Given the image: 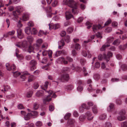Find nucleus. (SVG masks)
Listing matches in <instances>:
<instances>
[{"instance_id": "nucleus-1", "label": "nucleus", "mask_w": 127, "mask_h": 127, "mask_svg": "<svg viewBox=\"0 0 127 127\" xmlns=\"http://www.w3.org/2000/svg\"><path fill=\"white\" fill-rule=\"evenodd\" d=\"M47 93L49 95L43 99V103L45 104H48L49 102L51 100V98L50 97L51 95L53 93V92L52 91L49 90L47 92Z\"/></svg>"}, {"instance_id": "nucleus-2", "label": "nucleus", "mask_w": 127, "mask_h": 127, "mask_svg": "<svg viewBox=\"0 0 127 127\" xmlns=\"http://www.w3.org/2000/svg\"><path fill=\"white\" fill-rule=\"evenodd\" d=\"M23 11L22 8H16V10L13 12V15L14 16L13 19L16 21L18 18V15Z\"/></svg>"}, {"instance_id": "nucleus-3", "label": "nucleus", "mask_w": 127, "mask_h": 127, "mask_svg": "<svg viewBox=\"0 0 127 127\" xmlns=\"http://www.w3.org/2000/svg\"><path fill=\"white\" fill-rule=\"evenodd\" d=\"M77 3L73 0L68 1V6L71 8H76L78 7Z\"/></svg>"}, {"instance_id": "nucleus-4", "label": "nucleus", "mask_w": 127, "mask_h": 127, "mask_svg": "<svg viewBox=\"0 0 127 127\" xmlns=\"http://www.w3.org/2000/svg\"><path fill=\"white\" fill-rule=\"evenodd\" d=\"M49 29L51 30L52 29L55 30L57 29L60 27V25L59 24H49Z\"/></svg>"}, {"instance_id": "nucleus-5", "label": "nucleus", "mask_w": 127, "mask_h": 127, "mask_svg": "<svg viewBox=\"0 0 127 127\" xmlns=\"http://www.w3.org/2000/svg\"><path fill=\"white\" fill-rule=\"evenodd\" d=\"M59 79L61 81L63 82L64 80L67 81L69 79V76L67 74H64L62 75Z\"/></svg>"}, {"instance_id": "nucleus-6", "label": "nucleus", "mask_w": 127, "mask_h": 127, "mask_svg": "<svg viewBox=\"0 0 127 127\" xmlns=\"http://www.w3.org/2000/svg\"><path fill=\"white\" fill-rule=\"evenodd\" d=\"M30 64L31 66L30 67V70H33L36 69L35 65L36 64V62L35 60H33L31 61Z\"/></svg>"}, {"instance_id": "nucleus-7", "label": "nucleus", "mask_w": 127, "mask_h": 127, "mask_svg": "<svg viewBox=\"0 0 127 127\" xmlns=\"http://www.w3.org/2000/svg\"><path fill=\"white\" fill-rule=\"evenodd\" d=\"M112 54L110 52H109L106 56L105 54H103V59H105L106 61L107 62L110 60V58L112 56Z\"/></svg>"}, {"instance_id": "nucleus-8", "label": "nucleus", "mask_w": 127, "mask_h": 127, "mask_svg": "<svg viewBox=\"0 0 127 127\" xmlns=\"http://www.w3.org/2000/svg\"><path fill=\"white\" fill-rule=\"evenodd\" d=\"M30 17V14L28 13H24L22 15V20L25 21L28 20Z\"/></svg>"}, {"instance_id": "nucleus-9", "label": "nucleus", "mask_w": 127, "mask_h": 127, "mask_svg": "<svg viewBox=\"0 0 127 127\" xmlns=\"http://www.w3.org/2000/svg\"><path fill=\"white\" fill-rule=\"evenodd\" d=\"M6 66L7 70L9 71L14 70L16 68V66L14 64H13L11 65H10L8 63L6 64Z\"/></svg>"}, {"instance_id": "nucleus-10", "label": "nucleus", "mask_w": 127, "mask_h": 127, "mask_svg": "<svg viewBox=\"0 0 127 127\" xmlns=\"http://www.w3.org/2000/svg\"><path fill=\"white\" fill-rule=\"evenodd\" d=\"M82 84V82L81 81L79 80L77 81V84L78 86L77 89V91L79 92H81L83 90V87L81 85Z\"/></svg>"}, {"instance_id": "nucleus-11", "label": "nucleus", "mask_w": 127, "mask_h": 127, "mask_svg": "<svg viewBox=\"0 0 127 127\" xmlns=\"http://www.w3.org/2000/svg\"><path fill=\"white\" fill-rule=\"evenodd\" d=\"M57 61L58 63H59L63 62L65 64H67L68 63L67 61L65 60V59L63 57L58 59L57 60Z\"/></svg>"}, {"instance_id": "nucleus-12", "label": "nucleus", "mask_w": 127, "mask_h": 127, "mask_svg": "<svg viewBox=\"0 0 127 127\" xmlns=\"http://www.w3.org/2000/svg\"><path fill=\"white\" fill-rule=\"evenodd\" d=\"M65 16L66 19L67 20L73 17L74 19L73 15L71 13V12L69 11H67L65 13Z\"/></svg>"}, {"instance_id": "nucleus-13", "label": "nucleus", "mask_w": 127, "mask_h": 127, "mask_svg": "<svg viewBox=\"0 0 127 127\" xmlns=\"http://www.w3.org/2000/svg\"><path fill=\"white\" fill-rule=\"evenodd\" d=\"M93 30L94 32H96L98 29H102V27L100 25H94L93 27Z\"/></svg>"}, {"instance_id": "nucleus-14", "label": "nucleus", "mask_w": 127, "mask_h": 127, "mask_svg": "<svg viewBox=\"0 0 127 127\" xmlns=\"http://www.w3.org/2000/svg\"><path fill=\"white\" fill-rule=\"evenodd\" d=\"M29 74L27 72H24L23 74H21L20 76V78L22 81H24L26 78V75H29Z\"/></svg>"}, {"instance_id": "nucleus-15", "label": "nucleus", "mask_w": 127, "mask_h": 127, "mask_svg": "<svg viewBox=\"0 0 127 127\" xmlns=\"http://www.w3.org/2000/svg\"><path fill=\"white\" fill-rule=\"evenodd\" d=\"M59 45V49L62 48L64 45V41L63 39L61 40L58 42Z\"/></svg>"}, {"instance_id": "nucleus-16", "label": "nucleus", "mask_w": 127, "mask_h": 127, "mask_svg": "<svg viewBox=\"0 0 127 127\" xmlns=\"http://www.w3.org/2000/svg\"><path fill=\"white\" fill-rule=\"evenodd\" d=\"M86 114L87 116V118L88 120H90L93 119V116L92 115L90 112H87V113H86Z\"/></svg>"}, {"instance_id": "nucleus-17", "label": "nucleus", "mask_w": 127, "mask_h": 127, "mask_svg": "<svg viewBox=\"0 0 127 127\" xmlns=\"http://www.w3.org/2000/svg\"><path fill=\"white\" fill-rule=\"evenodd\" d=\"M114 108V104L112 103H110L109 107L107 108V110L108 112L112 111Z\"/></svg>"}, {"instance_id": "nucleus-18", "label": "nucleus", "mask_w": 127, "mask_h": 127, "mask_svg": "<svg viewBox=\"0 0 127 127\" xmlns=\"http://www.w3.org/2000/svg\"><path fill=\"white\" fill-rule=\"evenodd\" d=\"M19 52L18 49H16V54L17 57L19 59L22 60L23 58L24 57L22 55H20L18 54V53Z\"/></svg>"}, {"instance_id": "nucleus-19", "label": "nucleus", "mask_w": 127, "mask_h": 127, "mask_svg": "<svg viewBox=\"0 0 127 127\" xmlns=\"http://www.w3.org/2000/svg\"><path fill=\"white\" fill-rule=\"evenodd\" d=\"M44 93V91L42 90H40L38 91L36 94V95L37 96H42Z\"/></svg>"}, {"instance_id": "nucleus-20", "label": "nucleus", "mask_w": 127, "mask_h": 127, "mask_svg": "<svg viewBox=\"0 0 127 127\" xmlns=\"http://www.w3.org/2000/svg\"><path fill=\"white\" fill-rule=\"evenodd\" d=\"M47 32H44L43 31L40 30L38 32V35L39 36H42L43 34H47Z\"/></svg>"}, {"instance_id": "nucleus-21", "label": "nucleus", "mask_w": 127, "mask_h": 127, "mask_svg": "<svg viewBox=\"0 0 127 127\" xmlns=\"http://www.w3.org/2000/svg\"><path fill=\"white\" fill-rule=\"evenodd\" d=\"M25 33L28 34H30L31 33V28L29 27H26L25 29Z\"/></svg>"}, {"instance_id": "nucleus-22", "label": "nucleus", "mask_w": 127, "mask_h": 127, "mask_svg": "<svg viewBox=\"0 0 127 127\" xmlns=\"http://www.w3.org/2000/svg\"><path fill=\"white\" fill-rule=\"evenodd\" d=\"M28 51L30 53L31 52L34 53V49L33 47L32 46H30L28 49Z\"/></svg>"}, {"instance_id": "nucleus-23", "label": "nucleus", "mask_w": 127, "mask_h": 127, "mask_svg": "<svg viewBox=\"0 0 127 127\" xmlns=\"http://www.w3.org/2000/svg\"><path fill=\"white\" fill-rule=\"evenodd\" d=\"M43 41L42 39H39L36 41V45L38 47L40 46V45L42 43Z\"/></svg>"}, {"instance_id": "nucleus-24", "label": "nucleus", "mask_w": 127, "mask_h": 127, "mask_svg": "<svg viewBox=\"0 0 127 127\" xmlns=\"http://www.w3.org/2000/svg\"><path fill=\"white\" fill-rule=\"evenodd\" d=\"M32 117L31 114L30 113H28L26 115H25L24 118L25 120L27 121L29 120Z\"/></svg>"}, {"instance_id": "nucleus-25", "label": "nucleus", "mask_w": 127, "mask_h": 127, "mask_svg": "<svg viewBox=\"0 0 127 127\" xmlns=\"http://www.w3.org/2000/svg\"><path fill=\"white\" fill-rule=\"evenodd\" d=\"M126 118L125 116L119 115L117 117L118 119L120 121H122L124 120Z\"/></svg>"}, {"instance_id": "nucleus-26", "label": "nucleus", "mask_w": 127, "mask_h": 127, "mask_svg": "<svg viewBox=\"0 0 127 127\" xmlns=\"http://www.w3.org/2000/svg\"><path fill=\"white\" fill-rule=\"evenodd\" d=\"M15 33L14 31H11L9 32L7 34H4L3 35V37H7L8 35H14Z\"/></svg>"}, {"instance_id": "nucleus-27", "label": "nucleus", "mask_w": 127, "mask_h": 127, "mask_svg": "<svg viewBox=\"0 0 127 127\" xmlns=\"http://www.w3.org/2000/svg\"><path fill=\"white\" fill-rule=\"evenodd\" d=\"M75 122V120L73 119H69L67 122V124L70 125H72Z\"/></svg>"}, {"instance_id": "nucleus-28", "label": "nucleus", "mask_w": 127, "mask_h": 127, "mask_svg": "<svg viewBox=\"0 0 127 127\" xmlns=\"http://www.w3.org/2000/svg\"><path fill=\"white\" fill-rule=\"evenodd\" d=\"M110 46L109 44L106 45L105 44L103 45L102 47L100 49L101 51H103L105 49V48L106 47H108Z\"/></svg>"}, {"instance_id": "nucleus-29", "label": "nucleus", "mask_w": 127, "mask_h": 127, "mask_svg": "<svg viewBox=\"0 0 127 127\" xmlns=\"http://www.w3.org/2000/svg\"><path fill=\"white\" fill-rule=\"evenodd\" d=\"M114 40V38L112 37H109L107 38V43L109 44L111 43Z\"/></svg>"}, {"instance_id": "nucleus-30", "label": "nucleus", "mask_w": 127, "mask_h": 127, "mask_svg": "<svg viewBox=\"0 0 127 127\" xmlns=\"http://www.w3.org/2000/svg\"><path fill=\"white\" fill-rule=\"evenodd\" d=\"M72 12L74 15H77L79 12V11L78 8H72Z\"/></svg>"}, {"instance_id": "nucleus-31", "label": "nucleus", "mask_w": 127, "mask_h": 127, "mask_svg": "<svg viewBox=\"0 0 127 127\" xmlns=\"http://www.w3.org/2000/svg\"><path fill=\"white\" fill-rule=\"evenodd\" d=\"M103 127H111L112 124L109 122H106L104 125Z\"/></svg>"}, {"instance_id": "nucleus-32", "label": "nucleus", "mask_w": 127, "mask_h": 127, "mask_svg": "<svg viewBox=\"0 0 127 127\" xmlns=\"http://www.w3.org/2000/svg\"><path fill=\"white\" fill-rule=\"evenodd\" d=\"M93 78L95 80H97L100 79V76L98 74H96L94 75Z\"/></svg>"}, {"instance_id": "nucleus-33", "label": "nucleus", "mask_w": 127, "mask_h": 127, "mask_svg": "<svg viewBox=\"0 0 127 127\" xmlns=\"http://www.w3.org/2000/svg\"><path fill=\"white\" fill-rule=\"evenodd\" d=\"M85 118L86 117L84 115H81L79 118V120L81 122L84 121Z\"/></svg>"}, {"instance_id": "nucleus-34", "label": "nucleus", "mask_w": 127, "mask_h": 127, "mask_svg": "<svg viewBox=\"0 0 127 127\" xmlns=\"http://www.w3.org/2000/svg\"><path fill=\"white\" fill-rule=\"evenodd\" d=\"M35 79V77L33 76L32 75H30L29 77L28 81L29 82H31L34 80Z\"/></svg>"}, {"instance_id": "nucleus-35", "label": "nucleus", "mask_w": 127, "mask_h": 127, "mask_svg": "<svg viewBox=\"0 0 127 127\" xmlns=\"http://www.w3.org/2000/svg\"><path fill=\"white\" fill-rule=\"evenodd\" d=\"M30 113L31 114V116L32 117V116L36 117L38 116V113L36 111H32L31 113Z\"/></svg>"}, {"instance_id": "nucleus-36", "label": "nucleus", "mask_w": 127, "mask_h": 127, "mask_svg": "<svg viewBox=\"0 0 127 127\" xmlns=\"http://www.w3.org/2000/svg\"><path fill=\"white\" fill-rule=\"evenodd\" d=\"M37 32V31L36 29L35 28H33L31 31V34H36Z\"/></svg>"}, {"instance_id": "nucleus-37", "label": "nucleus", "mask_w": 127, "mask_h": 127, "mask_svg": "<svg viewBox=\"0 0 127 127\" xmlns=\"http://www.w3.org/2000/svg\"><path fill=\"white\" fill-rule=\"evenodd\" d=\"M65 40L66 42L68 43L70 41V39L69 36L67 35L65 37Z\"/></svg>"}, {"instance_id": "nucleus-38", "label": "nucleus", "mask_w": 127, "mask_h": 127, "mask_svg": "<svg viewBox=\"0 0 127 127\" xmlns=\"http://www.w3.org/2000/svg\"><path fill=\"white\" fill-rule=\"evenodd\" d=\"M13 76L15 77H17L20 75L21 73L18 71L13 72Z\"/></svg>"}, {"instance_id": "nucleus-39", "label": "nucleus", "mask_w": 127, "mask_h": 127, "mask_svg": "<svg viewBox=\"0 0 127 127\" xmlns=\"http://www.w3.org/2000/svg\"><path fill=\"white\" fill-rule=\"evenodd\" d=\"M126 113V111L125 110L122 109L120 111L119 114V115L125 116Z\"/></svg>"}, {"instance_id": "nucleus-40", "label": "nucleus", "mask_w": 127, "mask_h": 127, "mask_svg": "<svg viewBox=\"0 0 127 127\" xmlns=\"http://www.w3.org/2000/svg\"><path fill=\"white\" fill-rule=\"evenodd\" d=\"M120 42V41L119 39H117L115 40V41L113 42V44L115 45H118Z\"/></svg>"}, {"instance_id": "nucleus-41", "label": "nucleus", "mask_w": 127, "mask_h": 127, "mask_svg": "<svg viewBox=\"0 0 127 127\" xmlns=\"http://www.w3.org/2000/svg\"><path fill=\"white\" fill-rule=\"evenodd\" d=\"M82 107L84 109H89L90 108V107L89 106H87L86 104L85 103H83L81 105Z\"/></svg>"}, {"instance_id": "nucleus-42", "label": "nucleus", "mask_w": 127, "mask_h": 127, "mask_svg": "<svg viewBox=\"0 0 127 127\" xmlns=\"http://www.w3.org/2000/svg\"><path fill=\"white\" fill-rule=\"evenodd\" d=\"M49 83L47 81H46L44 85V87H41V88L42 89H43L44 90H45V89H46L47 88L48 86V85Z\"/></svg>"}, {"instance_id": "nucleus-43", "label": "nucleus", "mask_w": 127, "mask_h": 127, "mask_svg": "<svg viewBox=\"0 0 127 127\" xmlns=\"http://www.w3.org/2000/svg\"><path fill=\"white\" fill-rule=\"evenodd\" d=\"M106 118V115L105 114L101 115L99 117V119L101 120L104 119Z\"/></svg>"}, {"instance_id": "nucleus-44", "label": "nucleus", "mask_w": 127, "mask_h": 127, "mask_svg": "<svg viewBox=\"0 0 127 127\" xmlns=\"http://www.w3.org/2000/svg\"><path fill=\"white\" fill-rule=\"evenodd\" d=\"M81 46L78 43L76 44L75 45V48L77 50H79L80 49Z\"/></svg>"}, {"instance_id": "nucleus-45", "label": "nucleus", "mask_w": 127, "mask_h": 127, "mask_svg": "<svg viewBox=\"0 0 127 127\" xmlns=\"http://www.w3.org/2000/svg\"><path fill=\"white\" fill-rule=\"evenodd\" d=\"M71 114L69 113H66L64 117V119L66 120H67L71 116Z\"/></svg>"}, {"instance_id": "nucleus-46", "label": "nucleus", "mask_w": 127, "mask_h": 127, "mask_svg": "<svg viewBox=\"0 0 127 127\" xmlns=\"http://www.w3.org/2000/svg\"><path fill=\"white\" fill-rule=\"evenodd\" d=\"M27 39L30 43H31L33 40V37L32 36H28L27 37Z\"/></svg>"}, {"instance_id": "nucleus-47", "label": "nucleus", "mask_w": 127, "mask_h": 127, "mask_svg": "<svg viewBox=\"0 0 127 127\" xmlns=\"http://www.w3.org/2000/svg\"><path fill=\"white\" fill-rule=\"evenodd\" d=\"M36 126L37 127H40L42 126V124L41 122L39 121H37L35 124Z\"/></svg>"}, {"instance_id": "nucleus-48", "label": "nucleus", "mask_w": 127, "mask_h": 127, "mask_svg": "<svg viewBox=\"0 0 127 127\" xmlns=\"http://www.w3.org/2000/svg\"><path fill=\"white\" fill-rule=\"evenodd\" d=\"M58 1L57 0H55L52 2V5L53 7H55L58 5Z\"/></svg>"}, {"instance_id": "nucleus-49", "label": "nucleus", "mask_w": 127, "mask_h": 127, "mask_svg": "<svg viewBox=\"0 0 127 127\" xmlns=\"http://www.w3.org/2000/svg\"><path fill=\"white\" fill-rule=\"evenodd\" d=\"M73 29L71 27L67 29V32L68 33H71L73 31Z\"/></svg>"}, {"instance_id": "nucleus-50", "label": "nucleus", "mask_w": 127, "mask_h": 127, "mask_svg": "<svg viewBox=\"0 0 127 127\" xmlns=\"http://www.w3.org/2000/svg\"><path fill=\"white\" fill-rule=\"evenodd\" d=\"M86 24L87 26H88L87 28L88 29H90L92 25V24L89 22H87L86 23Z\"/></svg>"}, {"instance_id": "nucleus-51", "label": "nucleus", "mask_w": 127, "mask_h": 127, "mask_svg": "<svg viewBox=\"0 0 127 127\" xmlns=\"http://www.w3.org/2000/svg\"><path fill=\"white\" fill-rule=\"evenodd\" d=\"M39 107V105L37 103H35L33 105V108L34 109H37Z\"/></svg>"}, {"instance_id": "nucleus-52", "label": "nucleus", "mask_w": 127, "mask_h": 127, "mask_svg": "<svg viewBox=\"0 0 127 127\" xmlns=\"http://www.w3.org/2000/svg\"><path fill=\"white\" fill-rule=\"evenodd\" d=\"M101 67L103 69H105L106 70H107L109 69L107 68H106V66L104 63L103 62L102 63L101 65Z\"/></svg>"}, {"instance_id": "nucleus-53", "label": "nucleus", "mask_w": 127, "mask_h": 127, "mask_svg": "<svg viewBox=\"0 0 127 127\" xmlns=\"http://www.w3.org/2000/svg\"><path fill=\"white\" fill-rule=\"evenodd\" d=\"M92 110L94 113L96 114L97 113V110L96 106H94V107L93 108Z\"/></svg>"}, {"instance_id": "nucleus-54", "label": "nucleus", "mask_w": 127, "mask_h": 127, "mask_svg": "<svg viewBox=\"0 0 127 127\" xmlns=\"http://www.w3.org/2000/svg\"><path fill=\"white\" fill-rule=\"evenodd\" d=\"M121 125L122 127H127V122H123L121 123Z\"/></svg>"}, {"instance_id": "nucleus-55", "label": "nucleus", "mask_w": 127, "mask_h": 127, "mask_svg": "<svg viewBox=\"0 0 127 127\" xmlns=\"http://www.w3.org/2000/svg\"><path fill=\"white\" fill-rule=\"evenodd\" d=\"M121 68L123 70H125L127 69V66L125 64H123Z\"/></svg>"}, {"instance_id": "nucleus-56", "label": "nucleus", "mask_w": 127, "mask_h": 127, "mask_svg": "<svg viewBox=\"0 0 127 127\" xmlns=\"http://www.w3.org/2000/svg\"><path fill=\"white\" fill-rule=\"evenodd\" d=\"M111 22V19H109L104 24V25L106 26L110 24Z\"/></svg>"}, {"instance_id": "nucleus-57", "label": "nucleus", "mask_w": 127, "mask_h": 127, "mask_svg": "<svg viewBox=\"0 0 127 127\" xmlns=\"http://www.w3.org/2000/svg\"><path fill=\"white\" fill-rule=\"evenodd\" d=\"M112 31L111 28L110 27H108L105 30V32H109Z\"/></svg>"}, {"instance_id": "nucleus-58", "label": "nucleus", "mask_w": 127, "mask_h": 127, "mask_svg": "<svg viewBox=\"0 0 127 127\" xmlns=\"http://www.w3.org/2000/svg\"><path fill=\"white\" fill-rule=\"evenodd\" d=\"M32 91H30L27 93V96L28 97H31L32 95Z\"/></svg>"}, {"instance_id": "nucleus-59", "label": "nucleus", "mask_w": 127, "mask_h": 127, "mask_svg": "<svg viewBox=\"0 0 127 127\" xmlns=\"http://www.w3.org/2000/svg\"><path fill=\"white\" fill-rule=\"evenodd\" d=\"M89 86V87L88 88V90L90 92L93 91L94 90L92 89L91 85L90 84Z\"/></svg>"}, {"instance_id": "nucleus-60", "label": "nucleus", "mask_w": 127, "mask_h": 127, "mask_svg": "<svg viewBox=\"0 0 127 127\" xmlns=\"http://www.w3.org/2000/svg\"><path fill=\"white\" fill-rule=\"evenodd\" d=\"M27 25L31 27L33 26L34 25L32 21L29 22L27 24Z\"/></svg>"}, {"instance_id": "nucleus-61", "label": "nucleus", "mask_w": 127, "mask_h": 127, "mask_svg": "<svg viewBox=\"0 0 127 127\" xmlns=\"http://www.w3.org/2000/svg\"><path fill=\"white\" fill-rule=\"evenodd\" d=\"M119 49L122 50H124L126 48V45H125L123 46L121 45L119 47Z\"/></svg>"}, {"instance_id": "nucleus-62", "label": "nucleus", "mask_w": 127, "mask_h": 127, "mask_svg": "<svg viewBox=\"0 0 127 127\" xmlns=\"http://www.w3.org/2000/svg\"><path fill=\"white\" fill-rule=\"evenodd\" d=\"M119 79L117 78H112L111 79V81L112 82H117L119 81Z\"/></svg>"}, {"instance_id": "nucleus-63", "label": "nucleus", "mask_w": 127, "mask_h": 127, "mask_svg": "<svg viewBox=\"0 0 127 127\" xmlns=\"http://www.w3.org/2000/svg\"><path fill=\"white\" fill-rule=\"evenodd\" d=\"M118 23L116 22H113L112 23V26L113 27H116L117 26Z\"/></svg>"}, {"instance_id": "nucleus-64", "label": "nucleus", "mask_w": 127, "mask_h": 127, "mask_svg": "<svg viewBox=\"0 0 127 127\" xmlns=\"http://www.w3.org/2000/svg\"><path fill=\"white\" fill-rule=\"evenodd\" d=\"M48 47L47 44V43H44L42 46V48L46 49Z\"/></svg>"}]
</instances>
